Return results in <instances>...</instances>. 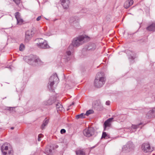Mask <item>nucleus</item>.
<instances>
[{
	"mask_svg": "<svg viewBox=\"0 0 155 155\" xmlns=\"http://www.w3.org/2000/svg\"><path fill=\"white\" fill-rule=\"evenodd\" d=\"M43 135L41 134H40L38 135V140L39 141H40L41 140V138L42 137Z\"/></svg>",
	"mask_w": 155,
	"mask_h": 155,
	"instance_id": "cd10ccee",
	"label": "nucleus"
},
{
	"mask_svg": "<svg viewBox=\"0 0 155 155\" xmlns=\"http://www.w3.org/2000/svg\"><path fill=\"white\" fill-rule=\"evenodd\" d=\"M16 4L18 5L20 3V0H13Z\"/></svg>",
	"mask_w": 155,
	"mask_h": 155,
	"instance_id": "c756f323",
	"label": "nucleus"
},
{
	"mask_svg": "<svg viewBox=\"0 0 155 155\" xmlns=\"http://www.w3.org/2000/svg\"><path fill=\"white\" fill-rule=\"evenodd\" d=\"M49 120L48 119H47L46 118L44 120L43 124L41 127L42 129H44L45 127L46 126L48 123Z\"/></svg>",
	"mask_w": 155,
	"mask_h": 155,
	"instance_id": "aec40b11",
	"label": "nucleus"
},
{
	"mask_svg": "<svg viewBox=\"0 0 155 155\" xmlns=\"http://www.w3.org/2000/svg\"><path fill=\"white\" fill-rule=\"evenodd\" d=\"M94 111L92 110H89L87 111L86 113L85 114V115L88 116L89 115L93 114Z\"/></svg>",
	"mask_w": 155,
	"mask_h": 155,
	"instance_id": "a878e982",
	"label": "nucleus"
},
{
	"mask_svg": "<svg viewBox=\"0 0 155 155\" xmlns=\"http://www.w3.org/2000/svg\"><path fill=\"white\" fill-rule=\"evenodd\" d=\"M155 117V108H153L152 110H149L147 113L146 117L150 118Z\"/></svg>",
	"mask_w": 155,
	"mask_h": 155,
	"instance_id": "ddd939ff",
	"label": "nucleus"
},
{
	"mask_svg": "<svg viewBox=\"0 0 155 155\" xmlns=\"http://www.w3.org/2000/svg\"><path fill=\"white\" fill-rule=\"evenodd\" d=\"M49 151L50 152V151H51V150H50Z\"/></svg>",
	"mask_w": 155,
	"mask_h": 155,
	"instance_id": "c03bdc74",
	"label": "nucleus"
},
{
	"mask_svg": "<svg viewBox=\"0 0 155 155\" xmlns=\"http://www.w3.org/2000/svg\"><path fill=\"white\" fill-rule=\"evenodd\" d=\"M70 22L71 23H72V21H71V20H70Z\"/></svg>",
	"mask_w": 155,
	"mask_h": 155,
	"instance_id": "ea45409f",
	"label": "nucleus"
},
{
	"mask_svg": "<svg viewBox=\"0 0 155 155\" xmlns=\"http://www.w3.org/2000/svg\"><path fill=\"white\" fill-rule=\"evenodd\" d=\"M28 63L33 65L36 66L37 64H41L42 62L38 57L36 55H31L28 59Z\"/></svg>",
	"mask_w": 155,
	"mask_h": 155,
	"instance_id": "20e7f679",
	"label": "nucleus"
},
{
	"mask_svg": "<svg viewBox=\"0 0 155 155\" xmlns=\"http://www.w3.org/2000/svg\"><path fill=\"white\" fill-rule=\"evenodd\" d=\"M74 104V102H72V104H71V105H70V106H71V105H73V104Z\"/></svg>",
	"mask_w": 155,
	"mask_h": 155,
	"instance_id": "f704fd0d",
	"label": "nucleus"
},
{
	"mask_svg": "<svg viewBox=\"0 0 155 155\" xmlns=\"http://www.w3.org/2000/svg\"><path fill=\"white\" fill-rule=\"evenodd\" d=\"M56 97L54 96H51L47 101L46 104L51 105L54 103L56 101Z\"/></svg>",
	"mask_w": 155,
	"mask_h": 155,
	"instance_id": "dca6fc26",
	"label": "nucleus"
},
{
	"mask_svg": "<svg viewBox=\"0 0 155 155\" xmlns=\"http://www.w3.org/2000/svg\"><path fill=\"white\" fill-rule=\"evenodd\" d=\"M110 138L109 135L106 133V132H103L102 133L101 138L108 139Z\"/></svg>",
	"mask_w": 155,
	"mask_h": 155,
	"instance_id": "4be33fe9",
	"label": "nucleus"
},
{
	"mask_svg": "<svg viewBox=\"0 0 155 155\" xmlns=\"http://www.w3.org/2000/svg\"><path fill=\"white\" fill-rule=\"evenodd\" d=\"M32 37V31L31 30H28L25 34V41L28 42Z\"/></svg>",
	"mask_w": 155,
	"mask_h": 155,
	"instance_id": "9d476101",
	"label": "nucleus"
},
{
	"mask_svg": "<svg viewBox=\"0 0 155 155\" xmlns=\"http://www.w3.org/2000/svg\"><path fill=\"white\" fill-rule=\"evenodd\" d=\"M35 41L38 42L36 44L37 46L40 48L45 49L49 48H50L48 44L47 41L42 38L36 39Z\"/></svg>",
	"mask_w": 155,
	"mask_h": 155,
	"instance_id": "7ed1b4c3",
	"label": "nucleus"
},
{
	"mask_svg": "<svg viewBox=\"0 0 155 155\" xmlns=\"http://www.w3.org/2000/svg\"><path fill=\"white\" fill-rule=\"evenodd\" d=\"M114 118H110L108 119L105 121L104 124V131H105L107 127H110L111 126V123L112 121Z\"/></svg>",
	"mask_w": 155,
	"mask_h": 155,
	"instance_id": "1a4fd4ad",
	"label": "nucleus"
},
{
	"mask_svg": "<svg viewBox=\"0 0 155 155\" xmlns=\"http://www.w3.org/2000/svg\"><path fill=\"white\" fill-rule=\"evenodd\" d=\"M61 4L64 9H67L69 7L70 3L69 0H60Z\"/></svg>",
	"mask_w": 155,
	"mask_h": 155,
	"instance_id": "4468645a",
	"label": "nucleus"
},
{
	"mask_svg": "<svg viewBox=\"0 0 155 155\" xmlns=\"http://www.w3.org/2000/svg\"><path fill=\"white\" fill-rule=\"evenodd\" d=\"M110 104V102L109 101H107L106 102V105H109Z\"/></svg>",
	"mask_w": 155,
	"mask_h": 155,
	"instance_id": "473e14b6",
	"label": "nucleus"
},
{
	"mask_svg": "<svg viewBox=\"0 0 155 155\" xmlns=\"http://www.w3.org/2000/svg\"><path fill=\"white\" fill-rule=\"evenodd\" d=\"M11 129L12 130H13L14 129V127H12L11 128Z\"/></svg>",
	"mask_w": 155,
	"mask_h": 155,
	"instance_id": "c9c22d12",
	"label": "nucleus"
},
{
	"mask_svg": "<svg viewBox=\"0 0 155 155\" xmlns=\"http://www.w3.org/2000/svg\"><path fill=\"white\" fill-rule=\"evenodd\" d=\"M122 117V116H120V117H120V118H121V117Z\"/></svg>",
	"mask_w": 155,
	"mask_h": 155,
	"instance_id": "58836bf2",
	"label": "nucleus"
},
{
	"mask_svg": "<svg viewBox=\"0 0 155 155\" xmlns=\"http://www.w3.org/2000/svg\"><path fill=\"white\" fill-rule=\"evenodd\" d=\"M89 39V38L87 36L83 35L80 36L75 38L73 39L72 44L69 46V49L72 50L73 47L79 46L82 45L86 40H88Z\"/></svg>",
	"mask_w": 155,
	"mask_h": 155,
	"instance_id": "f257e3e1",
	"label": "nucleus"
},
{
	"mask_svg": "<svg viewBox=\"0 0 155 155\" xmlns=\"http://www.w3.org/2000/svg\"><path fill=\"white\" fill-rule=\"evenodd\" d=\"M133 0H128L126 1L124 5V7L126 8H127L130 6H131L133 4Z\"/></svg>",
	"mask_w": 155,
	"mask_h": 155,
	"instance_id": "2eb2a0df",
	"label": "nucleus"
},
{
	"mask_svg": "<svg viewBox=\"0 0 155 155\" xmlns=\"http://www.w3.org/2000/svg\"><path fill=\"white\" fill-rule=\"evenodd\" d=\"M57 111L58 112L64 110V108L60 103H58L56 105Z\"/></svg>",
	"mask_w": 155,
	"mask_h": 155,
	"instance_id": "a211bd4d",
	"label": "nucleus"
},
{
	"mask_svg": "<svg viewBox=\"0 0 155 155\" xmlns=\"http://www.w3.org/2000/svg\"><path fill=\"white\" fill-rule=\"evenodd\" d=\"M15 17L17 21V23L19 25H21L23 22V20L21 18L20 13L16 12L15 14Z\"/></svg>",
	"mask_w": 155,
	"mask_h": 155,
	"instance_id": "f8f14e48",
	"label": "nucleus"
},
{
	"mask_svg": "<svg viewBox=\"0 0 155 155\" xmlns=\"http://www.w3.org/2000/svg\"><path fill=\"white\" fill-rule=\"evenodd\" d=\"M95 147V146H94V147H91V148H93Z\"/></svg>",
	"mask_w": 155,
	"mask_h": 155,
	"instance_id": "e433bc0d",
	"label": "nucleus"
},
{
	"mask_svg": "<svg viewBox=\"0 0 155 155\" xmlns=\"http://www.w3.org/2000/svg\"><path fill=\"white\" fill-rule=\"evenodd\" d=\"M84 135L87 137H90L94 134V130L92 128H89L84 129L83 131Z\"/></svg>",
	"mask_w": 155,
	"mask_h": 155,
	"instance_id": "6e6552de",
	"label": "nucleus"
},
{
	"mask_svg": "<svg viewBox=\"0 0 155 155\" xmlns=\"http://www.w3.org/2000/svg\"><path fill=\"white\" fill-rule=\"evenodd\" d=\"M96 48V46L94 43H90L86 46L84 47V49L88 51H92L95 50Z\"/></svg>",
	"mask_w": 155,
	"mask_h": 155,
	"instance_id": "9b49d317",
	"label": "nucleus"
},
{
	"mask_svg": "<svg viewBox=\"0 0 155 155\" xmlns=\"http://www.w3.org/2000/svg\"><path fill=\"white\" fill-rule=\"evenodd\" d=\"M41 16H38L36 19V20L37 21H39L41 18Z\"/></svg>",
	"mask_w": 155,
	"mask_h": 155,
	"instance_id": "72a5a7b5",
	"label": "nucleus"
},
{
	"mask_svg": "<svg viewBox=\"0 0 155 155\" xmlns=\"http://www.w3.org/2000/svg\"><path fill=\"white\" fill-rule=\"evenodd\" d=\"M66 130L64 129L61 130L60 132L61 134H63L66 132Z\"/></svg>",
	"mask_w": 155,
	"mask_h": 155,
	"instance_id": "c85d7f7f",
	"label": "nucleus"
},
{
	"mask_svg": "<svg viewBox=\"0 0 155 155\" xmlns=\"http://www.w3.org/2000/svg\"><path fill=\"white\" fill-rule=\"evenodd\" d=\"M131 58H132V59H134V58H133V57L131 56Z\"/></svg>",
	"mask_w": 155,
	"mask_h": 155,
	"instance_id": "4c0bfd02",
	"label": "nucleus"
},
{
	"mask_svg": "<svg viewBox=\"0 0 155 155\" xmlns=\"http://www.w3.org/2000/svg\"><path fill=\"white\" fill-rule=\"evenodd\" d=\"M73 22L74 23H76V21L75 20V21H74Z\"/></svg>",
	"mask_w": 155,
	"mask_h": 155,
	"instance_id": "a19ab883",
	"label": "nucleus"
},
{
	"mask_svg": "<svg viewBox=\"0 0 155 155\" xmlns=\"http://www.w3.org/2000/svg\"><path fill=\"white\" fill-rule=\"evenodd\" d=\"M124 119H126V117H124Z\"/></svg>",
	"mask_w": 155,
	"mask_h": 155,
	"instance_id": "79ce46f5",
	"label": "nucleus"
},
{
	"mask_svg": "<svg viewBox=\"0 0 155 155\" xmlns=\"http://www.w3.org/2000/svg\"><path fill=\"white\" fill-rule=\"evenodd\" d=\"M122 151L125 153H127L130 151L127 148H125V145L123 147L122 149Z\"/></svg>",
	"mask_w": 155,
	"mask_h": 155,
	"instance_id": "393cba45",
	"label": "nucleus"
},
{
	"mask_svg": "<svg viewBox=\"0 0 155 155\" xmlns=\"http://www.w3.org/2000/svg\"><path fill=\"white\" fill-rule=\"evenodd\" d=\"M25 46L23 44H21L20 45V48H19V50L20 51H22L23 49L24 48Z\"/></svg>",
	"mask_w": 155,
	"mask_h": 155,
	"instance_id": "bb28decb",
	"label": "nucleus"
},
{
	"mask_svg": "<svg viewBox=\"0 0 155 155\" xmlns=\"http://www.w3.org/2000/svg\"><path fill=\"white\" fill-rule=\"evenodd\" d=\"M142 124V123H140L137 125H133L132 124L131 126V128L132 129L136 130L138 128L139 126Z\"/></svg>",
	"mask_w": 155,
	"mask_h": 155,
	"instance_id": "b1692460",
	"label": "nucleus"
},
{
	"mask_svg": "<svg viewBox=\"0 0 155 155\" xmlns=\"http://www.w3.org/2000/svg\"><path fill=\"white\" fill-rule=\"evenodd\" d=\"M141 149L145 153L151 152L153 150L151 148L150 144L148 143H144L141 146Z\"/></svg>",
	"mask_w": 155,
	"mask_h": 155,
	"instance_id": "0eeeda50",
	"label": "nucleus"
},
{
	"mask_svg": "<svg viewBox=\"0 0 155 155\" xmlns=\"http://www.w3.org/2000/svg\"><path fill=\"white\" fill-rule=\"evenodd\" d=\"M13 107H9L7 109L10 111H11L13 110Z\"/></svg>",
	"mask_w": 155,
	"mask_h": 155,
	"instance_id": "2f4dec72",
	"label": "nucleus"
},
{
	"mask_svg": "<svg viewBox=\"0 0 155 155\" xmlns=\"http://www.w3.org/2000/svg\"><path fill=\"white\" fill-rule=\"evenodd\" d=\"M100 73H98L94 81V86L97 88L102 87L104 84L106 79L103 76H100Z\"/></svg>",
	"mask_w": 155,
	"mask_h": 155,
	"instance_id": "f03ea898",
	"label": "nucleus"
},
{
	"mask_svg": "<svg viewBox=\"0 0 155 155\" xmlns=\"http://www.w3.org/2000/svg\"><path fill=\"white\" fill-rule=\"evenodd\" d=\"M113 117H115V116H114H114H113Z\"/></svg>",
	"mask_w": 155,
	"mask_h": 155,
	"instance_id": "37998d69",
	"label": "nucleus"
},
{
	"mask_svg": "<svg viewBox=\"0 0 155 155\" xmlns=\"http://www.w3.org/2000/svg\"><path fill=\"white\" fill-rule=\"evenodd\" d=\"M71 52L70 51H68L66 52V54L68 56L70 55L71 54Z\"/></svg>",
	"mask_w": 155,
	"mask_h": 155,
	"instance_id": "7c9ffc66",
	"label": "nucleus"
},
{
	"mask_svg": "<svg viewBox=\"0 0 155 155\" xmlns=\"http://www.w3.org/2000/svg\"><path fill=\"white\" fill-rule=\"evenodd\" d=\"M76 155H85V153L82 150H79L75 151Z\"/></svg>",
	"mask_w": 155,
	"mask_h": 155,
	"instance_id": "5701e85b",
	"label": "nucleus"
},
{
	"mask_svg": "<svg viewBox=\"0 0 155 155\" xmlns=\"http://www.w3.org/2000/svg\"><path fill=\"white\" fill-rule=\"evenodd\" d=\"M85 114L82 113L80 114L77 115L76 116V118L77 119L84 118L85 117Z\"/></svg>",
	"mask_w": 155,
	"mask_h": 155,
	"instance_id": "412c9836",
	"label": "nucleus"
},
{
	"mask_svg": "<svg viewBox=\"0 0 155 155\" xmlns=\"http://www.w3.org/2000/svg\"><path fill=\"white\" fill-rule=\"evenodd\" d=\"M59 80V78L56 73L54 74L51 76L49 79V82L48 83V84H49V85L48 86V87L49 89L51 90L52 91L54 90L53 86L54 84V82H58Z\"/></svg>",
	"mask_w": 155,
	"mask_h": 155,
	"instance_id": "39448f33",
	"label": "nucleus"
},
{
	"mask_svg": "<svg viewBox=\"0 0 155 155\" xmlns=\"http://www.w3.org/2000/svg\"><path fill=\"white\" fill-rule=\"evenodd\" d=\"M147 30L150 31H155V23H153L147 27Z\"/></svg>",
	"mask_w": 155,
	"mask_h": 155,
	"instance_id": "6ab92c4d",
	"label": "nucleus"
},
{
	"mask_svg": "<svg viewBox=\"0 0 155 155\" xmlns=\"http://www.w3.org/2000/svg\"><path fill=\"white\" fill-rule=\"evenodd\" d=\"M2 152L4 155H12L13 151L12 149H8V146L6 144H3L2 147Z\"/></svg>",
	"mask_w": 155,
	"mask_h": 155,
	"instance_id": "423d86ee",
	"label": "nucleus"
},
{
	"mask_svg": "<svg viewBox=\"0 0 155 155\" xmlns=\"http://www.w3.org/2000/svg\"><path fill=\"white\" fill-rule=\"evenodd\" d=\"M127 148L130 151L132 150L134 147V145L131 142H129L125 145V148Z\"/></svg>",
	"mask_w": 155,
	"mask_h": 155,
	"instance_id": "f3484780",
	"label": "nucleus"
}]
</instances>
